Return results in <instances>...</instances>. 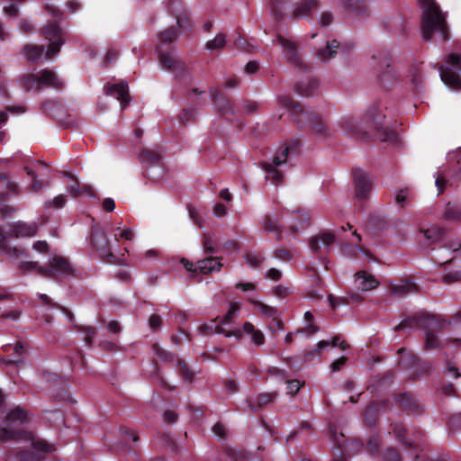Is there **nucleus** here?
Returning <instances> with one entry per match:
<instances>
[{
  "label": "nucleus",
  "instance_id": "obj_39",
  "mask_svg": "<svg viewBox=\"0 0 461 461\" xmlns=\"http://www.w3.org/2000/svg\"><path fill=\"white\" fill-rule=\"evenodd\" d=\"M240 312V304L238 303H233L230 304L227 313L223 316L221 321V324L228 325L234 321L235 317L239 314Z\"/></svg>",
  "mask_w": 461,
  "mask_h": 461
},
{
  "label": "nucleus",
  "instance_id": "obj_30",
  "mask_svg": "<svg viewBox=\"0 0 461 461\" xmlns=\"http://www.w3.org/2000/svg\"><path fill=\"white\" fill-rule=\"evenodd\" d=\"M20 86L26 91L40 90V76L34 74H27L20 78Z\"/></svg>",
  "mask_w": 461,
  "mask_h": 461
},
{
  "label": "nucleus",
  "instance_id": "obj_9",
  "mask_svg": "<svg viewBox=\"0 0 461 461\" xmlns=\"http://www.w3.org/2000/svg\"><path fill=\"white\" fill-rule=\"evenodd\" d=\"M41 34L50 41L45 59H50L59 51L64 43L61 30L56 23H51L42 28Z\"/></svg>",
  "mask_w": 461,
  "mask_h": 461
},
{
  "label": "nucleus",
  "instance_id": "obj_59",
  "mask_svg": "<svg viewBox=\"0 0 461 461\" xmlns=\"http://www.w3.org/2000/svg\"><path fill=\"white\" fill-rule=\"evenodd\" d=\"M275 254H276V258L280 260L288 261L293 258V255L285 249H278L276 251Z\"/></svg>",
  "mask_w": 461,
  "mask_h": 461
},
{
  "label": "nucleus",
  "instance_id": "obj_17",
  "mask_svg": "<svg viewBox=\"0 0 461 461\" xmlns=\"http://www.w3.org/2000/svg\"><path fill=\"white\" fill-rule=\"evenodd\" d=\"M335 242V236L331 232L324 231L313 236L309 240V246L312 252L321 253V249H328Z\"/></svg>",
  "mask_w": 461,
  "mask_h": 461
},
{
  "label": "nucleus",
  "instance_id": "obj_2",
  "mask_svg": "<svg viewBox=\"0 0 461 461\" xmlns=\"http://www.w3.org/2000/svg\"><path fill=\"white\" fill-rule=\"evenodd\" d=\"M421 6V34L426 41L431 39L435 32H438L443 40L447 39V28L446 17L440 6L435 0H419Z\"/></svg>",
  "mask_w": 461,
  "mask_h": 461
},
{
  "label": "nucleus",
  "instance_id": "obj_32",
  "mask_svg": "<svg viewBox=\"0 0 461 461\" xmlns=\"http://www.w3.org/2000/svg\"><path fill=\"white\" fill-rule=\"evenodd\" d=\"M340 128L347 133L357 136L360 133L357 122L351 117H344L339 121Z\"/></svg>",
  "mask_w": 461,
  "mask_h": 461
},
{
  "label": "nucleus",
  "instance_id": "obj_61",
  "mask_svg": "<svg viewBox=\"0 0 461 461\" xmlns=\"http://www.w3.org/2000/svg\"><path fill=\"white\" fill-rule=\"evenodd\" d=\"M227 213V207L222 203H216L213 207V214L216 217H222Z\"/></svg>",
  "mask_w": 461,
  "mask_h": 461
},
{
  "label": "nucleus",
  "instance_id": "obj_60",
  "mask_svg": "<svg viewBox=\"0 0 461 461\" xmlns=\"http://www.w3.org/2000/svg\"><path fill=\"white\" fill-rule=\"evenodd\" d=\"M318 331V327L315 326L313 323H307L306 327L302 330H298L297 333H304L308 336H311Z\"/></svg>",
  "mask_w": 461,
  "mask_h": 461
},
{
  "label": "nucleus",
  "instance_id": "obj_50",
  "mask_svg": "<svg viewBox=\"0 0 461 461\" xmlns=\"http://www.w3.org/2000/svg\"><path fill=\"white\" fill-rule=\"evenodd\" d=\"M269 330L272 332H276L278 330H284L285 324L279 317V314L276 316V318L272 319V321L268 325Z\"/></svg>",
  "mask_w": 461,
  "mask_h": 461
},
{
  "label": "nucleus",
  "instance_id": "obj_44",
  "mask_svg": "<svg viewBox=\"0 0 461 461\" xmlns=\"http://www.w3.org/2000/svg\"><path fill=\"white\" fill-rule=\"evenodd\" d=\"M177 370L185 382H192L194 373L189 370V367L187 366L186 364L183 363L182 361H179Z\"/></svg>",
  "mask_w": 461,
  "mask_h": 461
},
{
  "label": "nucleus",
  "instance_id": "obj_46",
  "mask_svg": "<svg viewBox=\"0 0 461 461\" xmlns=\"http://www.w3.org/2000/svg\"><path fill=\"white\" fill-rule=\"evenodd\" d=\"M25 171L29 176L32 177L31 191L38 192L39 190H41L43 186V184L37 180L38 174H36L31 167H25Z\"/></svg>",
  "mask_w": 461,
  "mask_h": 461
},
{
  "label": "nucleus",
  "instance_id": "obj_47",
  "mask_svg": "<svg viewBox=\"0 0 461 461\" xmlns=\"http://www.w3.org/2000/svg\"><path fill=\"white\" fill-rule=\"evenodd\" d=\"M177 36V32L174 27L168 28L159 35V41L164 43L171 42Z\"/></svg>",
  "mask_w": 461,
  "mask_h": 461
},
{
  "label": "nucleus",
  "instance_id": "obj_55",
  "mask_svg": "<svg viewBox=\"0 0 461 461\" xmlns=\"http://www.w3.org/2000/svg\"><path fill=\"white\" fill-rule=\"evenodd\" d=\"M302 384L298 380H289L287 382V393L295 394L301 388Z\"/></svg>",
  "mask_w": 461,
  "mask_h": 461
},
{
  "label": "nucleus",
  "instance_id": "obj_51",
  "mask_svg": "<svg viewBox=\"0 0 461 461\" xmlns=\"http://www.w3.org/2000/svg\"><path fill=\"white\" fill-rule=\"evenodd\" d=\"M37 297L41 305L47 306L48 308L57 307V304L52 302L51 298L45 294H38Z\"/></svg>",
  "mask_w": 461,
  "mask_h": 461
},
{
  "label": "nucleus",
  "instance_id": "obj_48",
  "mask_svg": "<svg viewBox=\"0 0 461 461\" xmlns=\"http://www.w3.org/2000/svg\"><path fill=\"white\" fill-rule=\"evenodd\" d=\"M372 59L374 60L378 59V62L380 63L379 66L381 68L385 67L387 69L390 68L388 53L384 51H377L372 55Z\"/></svg>",
  "mask_w": 461,
  "mask_h": 461
},
{
  "label": "nucleus",
  "instance_id": "obj_5",
  "mask_svg": "<svg viewBox=\"0 0 461 461\" xmlns=\"http://www.w3.org/2000/svg\"><path fill=\"white\" fill-rule=\"evenodd\" d=\"M19 267L23 271H36L39 275L51 279L73 276L75 272L69 262L63 257H54L50 259L47 266L41 267L35 261H22Z\"/></svg>",
  "mask_w": 461,
  "mask_h": 461
},
{
  "label": "nucleus",
  "instance_id": "obj_20",
  "mask_svg": "<svg viewBox=\"0 0 461 461\" xmlns=\"http://www.w3.org/2000/svg\"><path fill=\"white\" fill-rule=\"evenodd\" d=\"M102 237L93 236V246L98 250L101 258L107 263H115L116 257L110 251L108 244Z\"/></svg>",
  "mask_w": 461,
  "mask_h": 461
},
{
  "label": "nucleus",
  "instance_id": "obj_3",
  "mask_svg": "<svg viewBox=\"0 0 461 461\" xmlns=\"http://www.w3.org/2000/svg\"><path fill=\"white\" fill-rule=\"evenodd\" d=\"M441 326L442 323L435 317L421 313L402 320L395 327V330H404L406 328L414 327L421 328L425 331L424 348L427 350H436L443 347V342L440 341L436 335V332L441 330Z\"/></svg>",
  "mask_w": 461,
  "mask_h": 461
},
{
  "label": "nucleus",
  "instance_id": "obj_36",
  "mask_svg": "<svg viewBox=\"0 0 461 461\" xmlns=\"http://www.w3.org/2000/svg\"><path fill=\"white\" fill-rule=\"evenodd\" d=\"M424 233L425 239L429 243H434L437 241H441L445 233V230L443 229H429L422 230Z\"/></svg>",
  "mask_w": 461,
  "mask_h": 461
},
{
  "label": "nucleus",
  "instance_id": "obj_42",
  "mask_svg": "<svg viewBox=\"0 0 461 461\" xmlns=\"http://www.w3.org/2000/svg\"><path fill=\"white\" fill-rule=\"evenodd\" d=\"M398 353L402 355V358L399 362L400 366L408 367L410 365L414 363V356L408 352L405 348H400Z\"/></svg>",
  "mask_w": 461,
  "mask_h": 461
},
{
  "label": "nucleus",
  "instance_id": "obj_53",
  "mask_svg": "<svg viewBox=\"0 0 461 461\" xmlns=\"http://www.w3.org/2000/svg\"><path fill=\"white\" fill-rule=\"evenodd\" d=\"M149 328L153 330H158L161 328L162 320L158 315L153 314L149 319Z\"/></svg>",
  "mask_w": 461,
  "mask_h": 461
},
{
  "label": "nucleus",
  "instance_id": "obj_25",
  "mask_svg": "<svg viewBox=\"0 0 461 461\" xmlns=\"http://www.w3.org/2000/svg\"><path fill=\"white\" fill-rule=\"evenodd\" d=\"M339 49V44L337 41H327L325 47L318 51V58L322 62H328L335 58Z\"/></svg>",
  "mask_w": 461,
  "mask_h": 461
},
{
  "label": "nucleus",
  "instance_id": "obj_62",
  "mask_svg": "<svg viewBox=\"0 0 461 461\" xmlns=\"http://www.w3.org/2000/svg\"><path fill=\"white\" fill-rule=\"evenodd\" d=\"M19 28L22 32L25 33H32L33 32L32 24L26 20H22L20 22Z\"/></svg>",
  "mask_w": 461,
  "mask_h": 461
},
{
  "label": "nucleus",
  "instance_id": "obj_10",
  "mask_svg": "<svg viewBox=\"0 0 461 461\" xmlns=\"http://www.w3.org/2000/svg\"><path fill=\"white\" fill-rule=\"evenodd\" d=\"M289 150V147H282L273 157L271 163H264L263 167L267 173V180L272 181L275 185H278L283 181V176L276 167L286 162Z\"/></svg>",
  "mask_w": 461,
  "mask_h": 461
},
{
  "label": "nucleus",
  "instance_id": "obj_19",
  "mask_svg": "<svg viewBox=\"0 0 461 461\" xmlns=\"http://www.w3.org/2000/svg\"><path fill=\"white\" fill-rule=\"evenodd\" d=\"M357 288L362 292H366L376 288L379 282L371 274L365 271L358 272L356 276Z\"/></svg>",
  "mask_w": 461,
  "mask_h": 461
},
{
  "label": "nucleus",
  "instance_id": "obj_22",
  "mask_svg": "<svg viewBox=\"0 0 461 461\" xmlns=\"http://www.w3.org/2000/svg\"><path fill=\"white\" fill-rule=\"evenodd\" d=\"M39 76L41 87L47 86L56 89H60L63 87V82L51 70L44 69L39 74Z\"/></svg>",
  "mask_w": 461,
  "mask_h": 461
},
{
  "label": "nucleus",
  "instance_id": "obj_31",
  "mask_svg": "<svg viewBox=\"0 0 461 461\" xmlns=\"http://www.w3.org/2000/svg\"><path fill=\"white\" fill-rule=\"evenodd\" d=\"M276 397V393H261L257 396L255 403L248 402V405L251 411H256L258 408L270 403Z\"/></svg>",
  "mask_w": 461,
  "mask_h": 461
},
{
  "label": "nucleus",
  "instance_id": "obj_24",
  "mask_svg": "<svg viewBox=\"0 0 461 461\" xmlns=\"http://www.w3.org/2000/svg\"><path fill=\"white\" fill-rule=\"evenodd\" d=\"M346 9L357 16H366L369 14L368 7L364 0H342Z\"/></svg>",
  "mask_w": 461,
  "mask_h": 461
},
{
  "label": "nucleus",
  "instance_id": "obj_7",
  "mask_svg": "<svg viewBox=\"0 0 461 461\" xmlns=\"http://www.w3.org/2000/svg\"><path fill=\"white\" fill-rule=\"evenodd\" d=\"M207 329V327H205ZM211 330H214L216 333H223L225 337H236L240 338L241 334H248L250 336L251 341L256 346H262L265 343V336L263 332L256 329L255 326L251 322H244L241 329H236L234 330L225 331V330L221 325H213L208 327Z\"/></svg>",
  "mask_w": 461,
  "mask_h": 461
},
{
  "label": "nucleus",
  "instance_id": "obj_28",
  "mask_svg": "<svg viewBox=\"0 0 461 461\" xmlns=\"http://www.w3.org/2000/svg\"><path fill=\"white\" fill-rule=\"evenodd\" d=\"M310 225V217L308 213L302 212H294L292 215L291 222H290V228L291 230L295 232L299 230L304 229Z\"/></svg>",
  "mask_w": 461,
  "mask_h": 461
},
{
  "label": "nucleus",
  "instance_id": "obj_4",
  "mask_svg": "<svg viewBox=\"0 0 461 461\" xmlns=\"http://www.w3.org/2000/svg\"><path fill=\"white\" fill-rule=\"evenodd\" d=\"M279 102L284 107L287 108L290 116L301 127L309 126L317 136L321 138L326 136L327 127L321 117L303 110L291 97L281 96Z\"/></svg>",
  "mask_w": 461,
  "mask_h": 461
},
{
  "label": "nucleus",
  "instance_id": "obj_40",
  "mask_svg": "<svg viewBox=\"0 0 461 461\" xmlns=\"http://www.w3.org/2000/svg\"><path fill=\"white\" fill-rule=\"evenodd\" d=\"M159 159V155L153 150L144 149L140 154V160L142 163L154 164Z\"/></svg>",
  "mask_w": 461,
  "mask_h": 461
},
{
  "label": "nucleus",
  "instance_id": "obj_56",
  "mask_svg": "<svg viewBox=\"0 0 461 461\" xmlns=\"http://www.w3.org/2000/svg\"><path fill=\"white\" fill-rule=\"evenodd\" d=\"M332 14L330 12H323L320 17L319 23L322 27L330 25L332 22Z\"/></svg>",
  "mask_w": 461,
  "mask_h": 461
},
{
  "label": "nucleus",
  "instance_id": "obj_43",
  "mask_svg": "<svg viewBox=\"0 0 461 461\" xmlns=\"http://www.w3.org/2000/svg\"><path fill=\"white\" fill-rule=\"evenodd\" d=\"M246 261L250 267L258 268L262 266L263 258L259 254L249 253L246 255Z\"/></svg>",
  "mask_w": 461,
  "mask_h": 461
},
{
  "label": "nucleus",
  "instance_id": "obj_21",
  "mask_svg": "<svg viewBox=\"0 0 461 461\" xmlns=\"http://www.w3.org/2000/svg\"><path fill=\"white\" fill-rule=\"evenodd\" d=\"M270 7L278 20L284 19L288 14L292 16V5L289 0H271Z\"/></svg>",
  "mask_w": 461,
  "mask_h": 461
},
{
  "label": "nucleus",
  "instance_id": "obj_23",
  "mask_svg": "<svg viewBox=\"0 0 461 461\" xmlns=\"http://www.w3.org/2000/svg\"><path fill=\"white\" fill-rule=\"evenodd\" d=\"M417 289V285L411 280H402L400 283L393 284L390 286V292L398 296L415 293Z\"/></svg>",
  "mask_w": 461,
  "mask_h": 461
},
{
  "label": "nucleus",
  "instance_id": "obj_1",
  "mask_svg": "<svg viewBox=\"0 0 461 461\" xmlns=\"http://www.w3.org/2000/svg\"><path fill=\"white\" fill-rule=\"evenodd\" d=\"M31 420L30 413L23 408L17 406L10 411L0 428V442L27 439L32 441L33 451H24L20 455L21 461H42L43 454L53 452L55 447L48 442L36 438L32 432L22 428Z\"/></svg>",
  "mask_w": 461,
  "mask_h": 461
},
{
  "label": "nucleus",
  "instance_id": "obj_18",
  "mask_svg": "<svg viewBox=\"0 0 461 461\" xmlns=\"http://www.w3.org/2000/svg\"><path fill=\"white\" fill-rule=\"evenodd\" d=\"M319 6V0H300L292 12V17L296 19L307 18Z\"/></svg>",
  "mask_w": 461,
  "mask_h": 461
},
{
  "label": "nucleus",
  "instance_id": "obj_26",
  "mask_svg": "<svg viewBox=\"0 0 461 461\" xmlns=\"http://www.w3.org/2000/svg\"><path fill=\"white\" fill-rule=\"evenodd\" d=\"M23 55L30 62H38L44 55L43 46L27 44L23 48Z\"/></svg>",
  "mask_w": 461,
  "mask_h": 461
},
{
  "label": "nucleus",
  "instance_id": "obj_58",
  "mask_svg": "<svg viewBox=\"0 0 461 461\" xmlns=\"http://www.w3.org/2000/svg\"><path fill=\"white\" fill-rule=\"evenodd\" d=\"M102 207L105 212H111L115 209V203L112 198H105L102 203Z\"/></svg>",
  "mask_w": 461,
  "mask_h": 461
},
{
  "label": "nucleus",
  "instance_id": "obj_33",
  "mask_svg": "<svg viewBox=\"0 0 461 461\" xmlns=\"http://www.w3.org/2000/svg\"><path fill=\"white\" fill-rule=\"evenodd\" d=\"M251 303L257 306L258 311L259 313L267 319H274L278 313L277 310L274 307L268 306L263 303H260L258 301H251Z\"/></svg>",
  "mask_w": 461,
  "mask_h": 461
},
{
  "label": "nucleus",
  "instance_id": "obj_15",
  "mask_svg": "<svg viewBox=\"0 0 461 461\" xmlns=\"http://www.w3.org/2000/svg\"><path fill=\"white\" fill-rule=\"evenodd\" d=\"M107 95L116 97L121 102L122 109H124L130 102L128 84L120 82L119 84L106 85L104 86Z\"/></svg>",
  "mask_w": 461,
  "mask_h": 461
},
{
  "label": "nucleus",
  "instance_id": "obj_34",
  "mask_svg": "<svg viewBox=\"0 0 461 461\" xmlns=\"http://www.w3.org/2000/svg\"><path fill=\"white\" fill-rule=\"evenodd\" d=\"M263 229L267 232H273L276 235L281 233V224L276 219L266 216L262 222Z\"/></svg>",
  "mask_w": 461,
  "mask_h": 461
},
{
  "label": "nucleus",
  "instance_id": "obj_64",
  "mask_svg": "<svg viewBox=\"0 0 461 461\" xmlns=\"http://www.w3.org/2000/svg\"><path fill=\"white\" fill-rule=\"evenodd\" d=\"M266 276L269 279H272L274 281H277V280H279L281 278L282 274H281V272L278 269L271 268V269H269L267 272Z\"/></svg>",
  "mask_w": 461,
  "mask_h": 461
},
{
  "label": "nucleus",
  "instance_id": "obj_52",
  "mask_svg": "<svg viewBox=\"0 0 461 461\" xmlns=\"http://www.w3.org/2000/svg\"><path fill=\"white\" fill-rule=\"evenodd\" d=\"M154 353L159 357L160 359L164 360H172L173 356L171 353L167 352L163 348H159L158 345L153 346Z\"/></svg>",
  "mask_w": 461,
  "mask_h": 461
},
{
  "label": "nucleus",
  "instance_id": "obj_57",
  "mask_svg": "<svg viewBox=\"0 0 461 461\" xmlns=\"http://www.w3.org/2000/svg\"><path fill=\"white\" fill-rule=\"evenodd\" d=\"M460 278H461V274L459 272H453V273H449V274H447L446 276H444L443 282H445L446 284H450V283L459 280Z\"/></svg>",
  "mask_w": 461,
  "mask_h": 461
},
{
  "label": "nucleus",
  "instance_id": "obj_38",
  "mask_svg": "<svg viewBox=\"0 0 461 461\" xmlns=\"http://www.w3.org/2000/svg\"><path fill=\"white\" fill-rule=\"evenodd\" d=\"M216 240L212 234H204L202 241L203 249L206 253H216L218 249L215 246Z\"/></svg>",
  "mask_w": 461,
  "mask_h": 461
},
{
  "label": "nucleus",
  "instance_id": "obj_16",
  "mask_svg": "<svg viewBox=\"0 0 461 461\" xmlns=\"http://www.w3.org/2000/svg\"><path fill=\"white\" fill-rule=\"evenodd\" d=\"M37 231L38 225L35 222L26 223L18 221L9 227L8 235L15 238H27L34 236Z\"/></svg>",
  "mask_w": 461,
  "mask_h": 461
},
{
  "label": "nucleus",
  "instance_id": "obj_63",
  "mask_svg": "<svg viewBox=\"0 0 461 461\" xmlns=\"http://www.w3.org/2000/svg\"><path fill=\"white\" fill-rule=\"evenodd\" d=\"M445 373L449 376V377H452V378H457L459 376H461L460 373L458 372L457 368L455 367L454 366H451V365H447V367L445 368Z\"/></svg>",
  "mask_w": 461,
  "mask_h": 461
},
{
  "label": "nucleus",
  "instance_id": "obj_35",
  "mask_svg": "<svg viewBox=\"0 0 461 461\" xmlns=\"http://www.w3.org/2000/svg\"><path fill=\"white\" fill-rule=\"evenodd\" d=\"M445 216L450 220H460L461 206L456 203H448L445 209Z\"/></svg>",
  "mask_w": 461,
  "mask_h": 461
},
{
  "label": "nucleus",
  "instance_id": "obj_45",
  "mask_svg": "<svg viewBox=\"0 0 461 461\" xmlns=\"http://www.w3.org/2000/svg\"><path fill=\"white\" fill-rule=\"evenodd\" d=\"M343 249L346 254L352 257H356L357 252H362L366 257H370V252L362 246L346 245Z\"/></svg>",
  "mask_w": 461,
  "mask_h": 461
},
{
  "label": "nucleus",
  "instance_id": "obj_13",
  "mask_svg": "<svg viewBox=\"0 0 461 461\" xmlns=\"http://www.w3.org/2000/svg\"><path fill=\"white\" fill-rule=\"evenodd\" d=\"M276 42L284 49V55L285 56L287 61L291 65L301 68L303 66V61L298 54L296 45L283 36H278L276 38Z\"/></svg>",
  "mask_w": 461,
  "mask_h": 461
},
{
  "label": "nucleus",
  "instance_id": "obj_12",
  "mask_svg": "<svg viewBox=\"0 0 461 461\" xmlns=\"http://www.w3.org/2000/svg\"><path fill=\"white\" fill-rule=\"evenodd\" d=\"M158 61L163 69L175 75H181L186 69V64L173 52H160Z\"/></svg>",
  "mask_w": 461,
  "mask_h": 461
},
{
  "label": "nucleus",
  "instance_id": "obj_29",
  "mask_svg": "<svg viewBox=\"0 0 461 461\" xmlns=\"http://www.w3.org/2000/svg\"><path fill=\"white\" fill-rule=\"evenodd\" d=\"M213 104L216 109H218L221 113H234L232 101L221 94H216L213 95Z\"/></svg>",
  "mask_w": 461,
  "mask_h": 461
},
{
  "label": "nucleus",
  "instance_id": "obj_6",
  "mask_svg": "<svg viewBox=\"0 0 461 461\" xmlns=\"http://www.w3.org/2000/svg\"><path fill=\"white\" fill-rule=\"evenodd\" d=\"M441 80L449 87L461 89V55L450 54L446 65L440 66Z\"/></svg>",
  "mask_w": 461,
  "mask_h": 461
},
{
  "label": "nucleus",
  "instance_id": "obj_8",
  "mask_svg": "<svg viewBox=\"0 0 461 461\" xmlns=\"http://www.w3.org/2000/svg\"><path fill=\"white\" fill-rule=\"evenodd\" d=\"M221 260V258L208 257L202 260H198L195 265L185 258H182L180 263L186 270L193 274L208 275L214 271H220L222 267Z\"/></svg>",
  "mask_w": 461,
  "mask_h": 461
},
{
  "label": "nucleus",
  "instance_id": "obj_54",
  "mask_svg": "<svg viewBox=\"0 0 461 461\" xmlns=\"http://www.w3.org/2000/svg\"><path fill=\"white\" fill-rule=\"evenodd\" d=\"M116 231H120V238L126 240H132L134 239V232L130 228L122 229L121 227L116 228Z\"/></svg>",
  "mask_w": 461,
  "mask_h": 461
},
{
  "label": "nucleus",
  "instance_id": "obj_14",
  "mask_svg": "<svg viewBox=\"0 0 461 461\" xmlns=\"http://www.w3.org/2000/svg\"><path fill=\"white\" fill-rule=\"evenodd\" d=\"M353 177L357 197L362 199L366 198L372 187L369 176L361 169L355 168L353 170Z\"/></svg>",
  "mask_w": 461,
  "mask_h": 461
},
{
  "label": "nucleus",
  "instance_id": "obj_49",
  "mask_svg": "<svg viewBox=\"0 0 461 461\" xmlns=\"http://www.w3.org/2000/svg\"><path fill=\"white\" fill-rule=\"evenodd\" d=\"M66 202H67L66 196L64 194H59L53 200L48 202L46 203V207H53L56 209H60L65 206Z\"/></svg>",
  "mask_w": 461,
  "mask_h": 461
},
{
  "label": "nucleus",
  "instance_id": "obj_11",
  "mask_svg": "<svg viewBox=\"0 0 461 461\" xmlns=\"http://www.w3.org/2000/svg\"><path fill=\"white\" fill-rule=\"evenodd\" d=\"M5 353L10 356L4 361L7 365L22 366L25 364L27 357V344L23 341H18L14 345L6 344L3 348Z\"/></svg>",
  "mask_w": 461,
  "mask_h": 461
},
{
  "label": "nucleus",
  "instance_id": "obj_37",
  "mask_svg": "<svg viewBox=\"0 0 461 461\" xmlns=\"http://www.w3.org/2000/svg\"><path fill=\"white\" fill-rule=\"evenodd\" d=\"M226 44V36L223 33L217 34L212 40L208 41L206 48L209 50H216L222 49Z\"/></svg>",
  "mask_w": 461,
  "mask_h": 461
},
{
  "label": "nucleus",
  "instance_id": "obj_41",
  "mask_svg": "<svg viewBox=\"0 0 461 461\" xmlns=\"http://www.w3.org/2000/svg\"><path fill=\"white\" fill-rule=\"evenodd\" d=\"M66 176L71 179V182L68 185V193L74 197L80 196L82 194V188L79 183L69 174H66Z\"/></svg>",
  "mask_w": 461,
  "mask_h": 461
},
{
  "label": "nucleus",
  "instance_id": "obj_27",
  "mask_svg": "<svg viewBox=\"0 0 461 461\" xmlns=\"http://www.w3.org/2000/svg\"><path fill=\"white\" fill-rule=\"evenodd\" d=\"M319 86V82L316 79L307 78L303 82H299L295 85V91L304 96L312 95Z\"/></svg>",
  "mask_w": 461,
  "mask_h": 461
}]
</instances>
